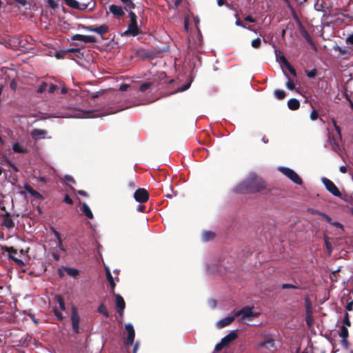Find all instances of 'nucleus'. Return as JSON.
I'll use <instances>...</instances> for the list:
<instances>
[{
  "label": "nucleus",
  "mask_w": 353,
  "mask_h": 353,
  "mask_svg": "<svg viewBox=\"0 0 353 353\" xmlns=\"http://www.w3.org/2000/svg\"><path fill=\"white\" fill-rule=\"evenodd\" d=\"M264 188L263 180L252 173L243 181L239 183L234 190L236 193L245 194L259 192Z\"/></svg>",
  "instance_id": "nucleus-1"
},
{
  "label": "nucleus",
  "mask_w": 353,
  "mask_h": 353,
  "mask_svg": "<svg viewBox=\"0 0 353 353\" xmlns=\"http://www.w3.org/2000/svg\"><path fill=\"white\" fill-rule=\"evenodd\" d=\"M116 111L110 110L107 111L106 112L101 113L99 111L95 110H90V111H83L81 110H74L73 113L71 114H59L56 115L54 117L57 118H95L101 116L108 115L110 114L115 113Z\"/></svg>",
  "instance_id": "nucleus-2"
},
{
  "label": "nucleus",
  "mask_w": 353,
  "mask_h": 353,
  "mask_svg": "<svg viewBox=\"0 0 353 353\" xmlns=\"http://www.w3.org/2000/svg\"><path fill=\"white\" fill-rule=\"evenodd\" d=\"M234 316L239 318V321L244 322L251 321L254 318L259 316L260 313L254 310V307L246 306L238 311H234Z\"/></svg>",
  "instance_id": "nucleus-3"
},
{
  "label": "nucleus",
  "mask_w": 353,
  "mask_h": 353,
  "mask_svg": "<svg viewBox=\"0 0 353 353\" xmlns=\"http://www.w3.org/2000/svg\"><path fill=\"white\" fill-rule=\"evenodd\" d=\"M278 170L294 183L298 185L302 184L301 179L293 170L287 167L280 166L278 168Z\"/></svg>",
  "instance_id": "nucleus-4"
},
{
  "label": "nucleus",
  "mask_w": 353,
  "mask_h": 353,
  "mask_svg": "<svg viewBox=\"0 0 353 353\" xmlns=\"http://www.w3.org/2000/svg\"><path fill=\"white\" fill-rule=\"evenodd\" d=\"M321 182L325 185V188L327 191H329L334 196L341 197V193L339 190L338 188L335 185V184L330 179L326 177L321 178Z\"/></svg>",
  "instance_id": "nucleus-5"
},
{
  "label": "nucleus",
  "mask_w": 353,
  "mask_h": 353,
  "mask_svg": "<svg viewBox=\"0 0 353 353\" xmlns=\"http://www.w3.org/2000/svg\"><path fill=\"white\" fill-rule=\"evenodd\" d=\"M129 17L130 18V23L129 24L128 30H126L125 33L129 32L133 36H135L139 33L137 16L134 12H130Z\"/></svg>",
  "instance_id": "nucleus-6"
},
{
  "label": "nucleus",
  "mask_w": 353,
  "mask_h": 353,
  "mask_svg": "<svg viewBox=\"0 0 353 353\" xmlns=\"http://www.w3.org/2000/svg\"><path fill=\"white\" fill-rule=\"evenodd\" d=\"M257 346L261 348H265L268 350H275L276 345L274 343V340L272 336L269 335L264 336L263 341L259 342L257 344Z\"/></svg>",
  "instance_id": "nucleus-7"
},
{
  "label": "nucleus",
  "mask_w": 353,
  "mask_h": 353,
  "mask_svg": "<svg viewBox=\"0 0 353 353\" xmlns=\"http://www.w3.org/2000/svg\"><path fill=\"white\" fill-rule=\"evenodd\" d=\"M71 321L72 324V329L77 334L79 333V322L80 317L77 313V311L74 307L72 308Z\"/></svg>",
  "instance_id": "nucleus-8"
},
{
  "label": "nucleus",
  "mask_w": 353,
  "mask_h": 353,
  "mask_svg": "<svg viewBox=\"0 0 353 353\" xmlns=\"http://www.w3.org/2000/svg\"><path fill=\"white\" fill-rule=\"evenodd\" d=\"M134 198L137 201L143 203L148 201L149 195L145 189L139 188L135 191Z\"/></svg>",
  "instance_id": "nucleus-9"
},
{
  "label": "nucleus",
  "mask_w": 353,
  "mask_h": 353,
  "mask_svg": "<svg viewBox=\"0 0 353 353\" xmlns=\"http://www.w3.org/2000/svg\"><path fill=\"white\" fill-rule=\"evenodd\" d=\"M125 328L128 332V336L126 339L127 345H132L133 344L135 332L134 329L131 323H127L125 326Z\"/></svg>",
  "instance_id": "nucleus-10"
},
{
  "label": "nucleus",
  "mask_w": 353,
  "mask_h": 353,
  "mask_svg": "<svg viewBox=\"0 0 353 353\" xmlns=\"http://www.w3.org/2000/svg\"><path fill=\"white\" fill-rule=\"evenodd\" d=\"M72 40L73 41H80L83 43H94L95 42L96 39L93 36L90 35H83V34H74L72 37Z\"/></svg>",
  "instance_id": "nucleus-11"
},
{
  "label": "nucleus",
  "mask_w": 353,
  "mask_h": 353,
  "mask_svg": "<svg viewBox=\"0 0 353 353\" xmlns=\"http://www.w3.org/2000/svg\"><path fill=\"white\" fill-rule=\"evenodd\" d=\"M2 78L4 79L5 83L9 82L13 78L17 77L16 72L13 69L5 68L1 70Z\"/></svg>",
  "instance_id": "nucleus-12"
},
{
  "label": "nucleus",
  "mask_w": 353,
  "mask_h": 353,
  "mask_svg": "<svg viewBox=\"0 0 353 353\" xmlns=\"http://www.w3.org/2000/svg\"><path fill=\"white\" fill-rule=\"evenodd\" d=\"M114 296H115V299H116L115 301H116V305H117V307L118 310V312L119 313V314L121 316H122L123 314L125 307V301H124L123 297L119 294H115Z\"/></svg>",
  "instance_id": "nucleus-13"
},
{
  "label": "nucleus",
  "mask_w": 353,
  "mask_h": 353,
  "mask_svg": "<svg viewBox=\"0 0 353 353\" xmlns=\"http://www.w3.org/2000/svg\"><path fill=\"white\" fill-rule=\"evenodd\" d=\"M6 251L8 253V255H9L10 258L12 259V260H14L17 263H18L19 265H23V262L21 259H19L17 258V256L19 255V253L13 248H12V247H6Z\"/></svg>",
  "instance_id": "nucleus-14"
},
{
  "label": "nucleus",
  "mask_w": 353,
  "mask_h": 353,
  "mask_svg": "<svg viewBox=\"0 0 353 353\" xmlns=\"http://www.w3.org/2000/svg\"><path fill=\"white\" fill-rule=\"evenodd\" d=\"M235 317L236 316H234V314L233 316H227L222 319H220L219 321H217L216 325L219 328L225 327L227 325H230L234 320Z\"/></svg>",
  "instance_id": "nucleus-15"
},
{
  "label": "nucleus",
  "mask_w": 353,
  "mask_h": 353,
  "mask_svg": "<svg viewBox=\"0 0 353 353\" xmlns=\"http://www.w3.org/2000/svg\"><path fill=\"white\" fill-rule=\"evenodd\" d=\"M237 338V334L236 330L231 331L228 334L224 336L221 340L228 346L231 342Z\"/></svg>",
  "instance_id": "nucleus-16"
},
{
  "label": "nucleus",
  "mask_w": 353,
  "mask_h": 353,
  "mask_svg": "<svg viewBox=\"0 0 353 353\" xmlns=\"http://www.w3.org/2000/svg\"><path fill=\"white\" fill-rule=\"evenodd\" d=\"M110 11L116 17H121L124 14V12L121 7L116 5H111L110 6Z\"/></svg>",
  "instance_id": "nucleus-17"
},
{
  "label": "nucleus",
  "mask_w": 353,
  "mask_h": 353,
  "mask_svg": "<svg viewBox=\"0 0 353 353\" xmlns=\"http://www.w3.org/2000/svg\"><path fill=\"white\" fill-rule=\"evenodd\" d=\"M12 149L14 152L18 153H26L28 152L27 147L21 143H15L12 146Z\"/></svg>",
  "instance_id": "nucleus-18"
},
{
  "label": "nucleus",
  "mask_w": 353,
  "mask_h": 353,
  "mask_svg": "<svg viewBox=\"0 0 353 353\" xmlns=\"http://www.w3.org/2000/svg\"><path fill=\"white\" fill-rule=\"evenodd\" d=\"M47 134V132L44 130L41 129H34L31 132V136L33 138H41L43 139L45 138L46 135Z\"/></svg>",
  "instance_id": "nucleus-19"
},
{
  "label": "nucleus",
  "mask_w": 353,
  "mask_h": 353,
  "mask_svg": "<svg viewBox=\"0 0 353 353\" xmlns=\"http://www.w3.org/2000/svg\"><path fill=\"white\" fill-rule=\"evenodd\" d=\"M334 49L336 52H339V55H341L343 57H347L350 56L351 54V51L349 49L343 48L339 46H336L334 48Z\"/></svg>",
  "instance_id": "nucleus-20"
},
{
  "label": "nucleus",
  "mask_w": 353,
  "mask_h": 353,
  "mask_svg": "<svg viewBox=\"0 0 353 353\" xmlns=\"http://www.w3.org/2000/svg\"><path fill=\"white\" fill-rule=\"evenodd\" d=\"M288 105L290 110H295L299 108L300 103L296 99H290L288 102Z\"/></svg>",
  "instance_id": "nucleus-21"
},
{
  "label": "nucleus",
  "mask_w": 353,
  "mask_h": 353,
  "mask_svg": "<svg viewBox=\"0 0 353 353\" xmlns=\"http://www.w3.org/2000/svg\"><path fill=\"white\" fill-rule=\"evenodd\" d=\"M82 210H83L84 214L86 216L87 218H88V219L93 218V214H92L90 207L85 202L82 203Z\"/></svg>",
  "instance_id": "nucleus-22"
},
{
  "label": "nucleus",
  "mask_w": 353,
  "mask_h": 353,
  "mask_svg": "<svg viewBox=\"0 0 353 353\" xmlns=\"http://www.w3.org/2000/svg\"><path fill=\"white\" fill-rule=\"evenodd\" d=\"M339 336L343 339V342H345L347 343V338L348 337V330L345 325H342L341 327V332Z\"/></svg>",
  "instance_id": "nucleus-23"
},
{
  "label": "nucleus",
  "mask_w": 353,
  "mask_h": 353,
  "mask_svg": "<svg viewBox=\"0 0 353 353\" xmlns=\"http://www.w3.org/2000/svg\"><path fill=\"white\" fill-rule=\"evenodd\" d=\"M280 59L281 61V62L287 67V68L289 70V71L290 72L291 74H292L293 75H296V71L294 68H292L289 63L288 62L287 59H285V57L283 56V55H281L280 57Z\"/></svg>",
  "instance_id": "nucleus-24"
},
{
  "label": "nucleus",
  "mask_w": 353,
  "mask_h": 353,
  "mask_svg": "<svg viewBox=\"0 0 353 353\" xmlns=\"http://www.w3.org/2000/svg\"><path fill=\"white\" fill-rule=\"evenodd\" d=\"M214 237V233L211 231H205L202 234V239L206 242L212 240Z\"/></svg>",
  "instance_id": "nucleus-25"
},
{
  "label": "nucleus",
  "mask_w": 353,
  "mask_h": 353,
  "mask_svg": "<svg viewBox=\"0 0 353 353\" xmlns=\"http://www.w3.org/2000/svg\"><path fill=\"white\" fill-rule=\"evenodd\" d=\"M65 271L69 276L72 277H76L79 273L77 269L70 267H65Z\"/></svg>",
  "instance_id": "nucleus-26"
},
{
  "label": "nucleus",
  "mask_w": 353,
  "mask_h": 353,
  "mask_svg": "<svg viewBox=\"0 0 353 353\" xmlns=\"http://www.w3.org/2000/svg\"><path fill=\"white\" fill-rule=\"evenodd\" d=\"M108 30V26L105 25H101L99 27H94V32L100 35H103L106 33Z\"/></svg>",
  "instance_id": "nucleus-27"
},
{
  "label": "nucleus",
  "mask_w": 353,
  "mask_h": 353,
  "mask_svg": "<svg viewBox=\"0 0 353 353\" xmlns=\"http://www.w3.org/2000/svg\"><path fill=\"white\" fill-rule=\"evenodd\" d=\"M305 321H306L307 325L309 327L312 326V324H313V317H312V312L310 310H307Z\"/></svg>",
  "instance_id": "nucleus-28"
},
{
  "label": "nucleus",
  "mask_w": 353,
  "mask_h": 353,
  "mask_svg": "<svg viewBox=\"0 0 353 353\" xmlns=\"http://www.w3.org/2000/svg\"><path fill=\"white\" fill-rule=\"evenodd\" d=\"M65 3L70 7L73 8H79V3L76 0H63Z\"/></svg>",
  "instance_id": "nucleus-29"
},
{
  "label": "nucleus",
  "mask_w": 353,
  "mask_h": 353,
  "mask_svg": "<svg viewBox=\"0 0 353 353\" xmlns=\"http://www.w3.org/2000/svg\"><path fill=\"white\" fill-rule=\"evenodd\" d=\"M274 96L278 99H283L285 97V92L283 90H276L274 91Z\"/></svg>",
  "instance_id": "nucleus-30"
},
{
  "label": "nucleus",
  "mask_w": 353,
  "mask_h": 353,
  "mask_svg": "<svg viewBox=\"0 0 353 353\" xmlns=\"http://www.w3.org/2000/svg\"><path fill=\"white\" fill-rule=\"evenodd\" d=\"M56 300H57V303H59L60 309L61 310H65V303H64L63 298L61 296L58 295L56 296Z\"/></svg>",
  "instance_id": "nucleus-31"
},
{
  "label": "nucleus",
  "mask_w": 353,
  "mask_h": 353,
  "mask_svg": "<svg viewBox=\"0 0 353 353\" xmlns=\"http://www.w3.org/2000/svg\"><path fill=\"white\" fill-rule=\"evenodd\" d=\"M54 236H56V238L58 240V245H57V246L59 248L60 250H65L63 247V245H62V241H61V236H60V234L57 231H56V230L54 232Z\"/></svg>",
  "instance_id": "nucleus-32"
},
{
  "label": "nucleus",
  "mask_w": 353,
  "mask_h": 353,
  "mask_svg": "<svg viewBox=\"0 0 353 353\" xmlns=\"http://www.w3.org/2000/svg\"><path fill=\"white\" fill-rule=\"evenodd\" d=\"M98 312L105 316H108L109 314L103 304H101L98 307Z\"/></svg>",
  "instance_id": "nucleus-33"
},
{
  "label": "nucleus",
  "mask_w": 353,
  "mask_h": 353,
  "mask_svg": "<svg viewBox=\"0 0 353 353\" xmlns=\"http://www.w3.org/2000/svg\"><path fill=\"white\" fill-rule=\"evenodd\" d=\"M227 345H225V343L222 341L221 340V341L219 343H218L216 345H215V349L214 350L216 352H219L221 351L223 348H224L225 347H226Z\"/></svg>",
  "instance_id": "nucleus-34"
},
{
  "label": "nucleus",
  "mask_w": 353,
  "mask_h": 353,
  "mask_svg": "<svg viewBox=\"0 0 353 353\" xmlns=\"http://www.w3.org/2000/svg\"><path fill=\"white\" fill-rule=\"evenodd\" d=\"M47 87H48V84L45 82H42L40 85L39 86L37 92L38 93H43L44 91L46 90L47 89Z\"/></svg>",
  "instance_id": "nucleus-35"
},
{
  "label": "nucleus",
  "mask_w": 353,
  "mask_h": 353,
  "mask_svg": "<svg viewBox=\"0 0 353 353\" xmlns=\"http://www.w3.org/2000/svg\"><path fill=\"white\" fill-rule=\"evenodd\" d=\"M121 2L125 5V6L129 9H133L134 8V4L132 1V0H121Z\"/></svg>",
  "instance_id": "nucleus-36"
},
{
  "label": "nucleus",
  "mask_w": 353,
  "mask_h": 353,
  "mask_svg": "<svg viewBox=\"0 0 353 353\" xmlns=\"http://www.w3.org/2000/svg\"><path fill=\"white\" fill-rule=\"evenodd\" d=\"M261 45V39L256 38L252 41V46L254 48H258Z\"/></svg>",
  "instance_id": "nucleus-37"
},
{
  "label": "nucleus",
  "mask_w": 353,
  "mask_h": 353,
  "mask_svg": "<svg viewBox=\"0 0 353 353\" xmlns=\"http://www.w3.org/2000/svg\"><path fill=\"white\" fill-rule=\"evenodd\" d=\"M151 86V83H143L141 86H140V88L139 90L141 91V92H145V90H147Z\"/></svg>",
  "instance_id": "nucleus-38"
},
{
  "label": "nucleus",
  "mask_w": 353,
  "mask_h": 353,
  "mask_svg": "<svg viewBox=\"0 0 353 353\" xmlns=\"http://www.w3.org/2000/svg\"><path fill=\"white\" fill-rule=\"evenodd\" d=\"M10 87L13 90H15L17 89V84L16 81V78H13L10 81Z\"/></svg>",
  "instance_id": "nucleus-39"
},
{
  "label": "nucleus",
  "mask_w": 353,
  "mask_h": 353,
  "mask_svg": "<svg viewBox=\"0 0 353 353\" xmlns=\"http://www.w3.org/2000/svg\"><path fill=\"white\" fill-rule=\"evenodd\" d=\"M48 3L52 8H56L58 6V2L57 0H48Z\"/></svg>",
  "instance_id": "nucleus-40"
},
{
  "label": "nucleus",
  "mask_w": 353,
  "mask_h": 353,
  "mask_svg": "<svg viewBox=\"0 0 353 353\" xmlns=\"http://www.w3.org/2000/svg\"><path fill=\"white\" fill-rule=\"evenodd\" d=\"M31 195L33 196L34 197L38 199H43V196L42 195L38 192L37 191L33 190L32 192H31Z\"/></svg>",
  "instance_id": "nucleus-41"
},
{
  "label": "nucleus",
  "mask_w": 353,
  "mask_h": 353,
  "mask_svg": "<svg viewBox=\"0 0 353 353\" xmlns=\"http://www.w3.org/2000/svg\"><path fill=\"white\" fill-rule=\"evenodd\" d=\"M318 117H319V113H318V112H317L316 110H314L311 112V114H310V119H311V120H312V121H315V120H316V119H317V118H318Z\"/></svg>",
  "instance_id": "nucleus-42"
},
{
  "label": "nucleus",
  "mask_w": 353,
  "mask_h": 353,
  "mask_svg": "<svg viewBox=\"0 0 353 353\" xmlns=\"http://www.w3.org/2000/svg\"><path fill=\"white\" fill-rule=\"evenodd\" d=\"M190 87V83H188L185 85L178 88L177 92H183L188 90Z\"/></svg>",
  "instance_id": "nucleus-43"
},
{
  "label": "nucleus",
  "mask_w": 353,
  "mask_h": 353,
  "mask_svg": "<svg viewBox=\"0 0 353 353\" xmlns=\"http://www.w3.org/2000/svg\"><path fill=\"white\" fill-rule=\"evenodd\" d=\"M54 312L55 316H57V318L59 320L61 321V320L63 319V315L61 314V313L57 309H54Z\"/></svg>",
  "instance_id": "nucleus-44"
},
{
  "label": "nucleus",
  "mask_w": 353,
  "mask_h": 353,
  "mask_svg": "<svg viewBox=\"0 0 353 353\" xmlns=\"http://www.w3.org/2000/svg\"><path fill=\"white\" fill-rule=\"evenodd\" d=\"M343 323H344L343 325H345L346 327L350 325V319H349L347 314H345V315L344 316Z\"/></svg>",
  "instance_id": "nucleus-45"
},
{
  "label": "nucleus",
  "mask_w": 353,
  "mask_h": 353,
  "mask_svg": "<svg viewBox=\"0 0 353 353\" xmlns=\"http://www.w3.org/2000/svg\"><path fill=\"white\" fill-rule=\"evenodd\" d=\"M286 87L288 88V89L290 90H292L294 89L295 88V85L293 82L290 81H288L287 83H286Z\"/></svg>",
  "instance_id": "nucleus-46"
},
{
  "label": "nucleus",
  "mask_w": 353,
  "mask_h": 353,
  "mask_svg": "<svg viewBox=\"0 0 353 353\" xmlns=\"http://www.w3.org/2000/svg\"><path fill=\"white\" fill-rule=\"evenodd\" d=\"M332 122H333V124L334 125L335 130H336L339 137L341 138V129H340L339 126H338L336 125V121H335V120L334 119H332Z\"/></svg>",
  "instance_id": "nucleus-47"
},
{
  "label": "nucleus",
  "mask_w": 353,
  "mask_h": 353,
  "mask_svg": "<svg viewBox=\"0 0 353 353\" xmlns=\"http://www.w3.org/2000/svg\"><path fill=\"white\" fill-rule=\"evenodd\" d=\"M316 72L314 70L307 72V76L309 78H314L316 76Z\"/></svg>",
  "instance_id": "nucleus-48"
},
{
  "label": "nucleus",
  "mask_w": 353,
  "mask_h": 353,
  "mask_svg": "<svg viewBox=\"0 0 353 353\" xmlns=\"http://www.w3.org/2000/svg\"><path fill=\"white\" fill-rule=\"evenodd\" d=\"M281 288L282 289H288V288L295 289V288H297L295 285H292V284H282L281 285Z\"/></svg>",
  "instance_id": "nucleus-49"
},
{
  "label": "nucleus",
  "mask_w": 353,
  "mask_h": 353,
  "mask_svg": "<svg viewBox=\"0 0 353 353\" xmlns=\"http://www.w3.org/2000/svg\"><path fill=\"white\" fill-rule=\"evenodd\" d=\"M57 88H58L57 85L52 84L50 85V87L48 88V92L50 93H53L55 92L56 90H57Z\"/></svg>",
  "instance_id": "nucleus-50"
},
{
  "label": "nucleus",
  "mask_w": 353,
  "mask_h": 353,
  "mask_svg": "<svg viewBox=\"0 0 353 353\" xmlns=\"http://www.w3.org/2000/svg\"><path fill=\"white\" fill-rule=\"evenodd\" d=\"M325 245H326V248L328 250V252L330 253L332 250V245L331 244L328 242L327 239L326 238H325Z\"/></svg>",
  "instance_id": "nucleus-51"
},
{
  "label": "nucleus",
  "mask_w": 353,
  "mask_h": 353,
  "mask_svg": "<svg viewBox=\"0 0 353 353\" xmlns=\"http://www.w3.org/2000/svg\"><path fill=\"white\" fill-rule=\"evenodd\" d=\"M64 272H65V267H63V268H59V269L58 270V274H59V276L61 278H62V277H63V276H64Z\"/></svg>",
  "instance_id": "nucleus-52"
},
{
  "label": "nucleus",
  "mask_w": 353,
  "mask_h": 353,
  "mask_svg": "<svg viewBox=\"0 0 353 353\" xmlns=\"http://www.w3.org/2000/svg\"><path fill=\"white\" fill-rule=\"evenodd\" d=\"M208 304L212 308H214L216 307V302L214 299H210L208 301Z\"/></svg>",
  "instance_id": "nucleus-53"
},
{
  "label": "nucleus",
  "mask_w": 353,
  "mask_h": 353,
  "mask_svg": "<svg viewBox=\"0 0 353 353\" xmlns=\"http://www.w3.org/2000/svg\"><path fill=\"white\" fill-rule=\"evenodd\" d=\"M305 38L309 44H310L312 46H314L313 41L308 34H306Z\"/></svg>",
  "instance_id": "nucleus-54"
},
{
  "label": "nucleus",
  "mask_w": 353,
  "mask_h": 353,
  "mask_svg": "<svg viewBox=\"0 0 353 353\" xmlns=\"http://www.w3.org/2000/svg\"><path fill=\"white\" fill-rule=\"evenodd\" d=\"M128 87H129V85L128 84L123 83V84L121 85L119 90L121 91H126L128 90Z\"/></svg>",
  "instance_id": "nucleus-55"
},
{
  "label": "nucleus",
  "mask_w": 353,
  "mask_h": 353,
  "mask_svg": "<svg viewBox=\"0 0 353 353\" xmlns=\"http://www.w3.org/2000/svg\"><path fill=\"white\" fill-rule=\"evenodd\" d=\"M64 202L68 203V204H72V200L70 198L69 196L68 195H65V196L64 197Z\"/></svg>",
  "instance_id": "nucleus-56"
},
{
  "label": "nucleus",
  "mask_w": 353,
  "mask_h": 353,
  "mask_svg": "<svg viewBox=\"0 0 353 353\" xmlns=\"http://www.w3.org/2000/svg\"><path fill=\"white\" fill-rule=\"evenodd\" d=\"M52 257L56 260V261H58L60 258V255L59 253H57V252H53L52 253Z\"/></svg>",
  "instance_id": "nucleus-57"
},
{
  "label": "nucleus",
  "mask_w": 353,
  "mask_h": 353,
  "mask_svg": "<svg viewBox=\"0 0 353 353\" xmlns=\"http://www.w3.org/2000/svg\"><path fill=\"white\" fill-rule=\"evenodd\" d=\"M24 189L26 190V191L27 192H28L30 194H31V192L34 190L33 188H32L30 185H26L24 186Z\"/></svg>",
  "instance_id": "nucleus-58"
},
{
  "label": "nucleus",
  "mask_w": 353,
  "mask_h": 353,
  "mask_svg": "<svg viewBox=\"0 0 353 353\" xmlns=\"http://www.w3.org/2000/svg\"><path fill=\"white\" fill-rule=\"evenodd\" d=\"M347 43H350L351 44L353 45V34H350L347 37Z\"/></svg>",
  "instance_id": "nucleus-59"
},
{
  "label": "nucleus",
  "mask_w": 353,
  "mask_h": 353,
  "mask_svg": "<svg viewBox=\"0 0 353 353\" xmlns=\"http://www.w3.org/2000/svg\"><path fill=\"white\" fill-rule=\"evenodd\" d=\"M245 20L246 21H248V22H250V23H254L255 21L254 19L252 18V17L250 16H247L245 18Z\"/></svg>",
  "instance_id": "nucleus-60"
},
{
  "label": "nucleus",
  "mask_w": 353,
  "mask_h": 353,
  "mask_svg": "<svg viewBox=\"0 0 353 353\" xmlns=\"http://www.w3.org/2000/svg\"><path fill=\"white\" fill-rule=\"evenodd\" d=\"M84 29L86 30L87 31H90V32H94V27L93 26H85L84 27Z\"/></svg>",
  "instance_id": "nucleus-61"
},
{
  "label": "nucleus",
  "mask_w": 353,
  "mask_h": 353,
  "mask_svg": "<svg viewBox=\"0 0 353 353\" xmlns=\"http://www.w3.org/2000/svg\"><path fill=\"white\" fill-rule=\"evenodd\" d=\"M65 179L68 181H71L72 183H74V179L72 178V176H70V175H66L65 176Z\"/></svg>",
  "instance_id": "nucleus-62"
},
{
  "label": "nucleus",
  "mask_w": 353,
  "mask_h": 353,
  "mask_svg": "<svg viewBox=\"0 0 353 353\" xmlns=\"http://www.w3.org/2000/svg\"><path fill=\"white\" fill-rule=\"evenodd\" d=\"M321 216L325 218L330 223H331V218L327 214L322 213Z\"/></svg>",
  "instance_id": "nucleus-63"
},
{
  "label": "nucleus",
  "mask_w": 353,
  "mask_h": 353,
  "mask_svg": "<svg viewBox=\"0 0 353 353\" xmlns=\"http://www.w3.org/2000/svg\"><path fill=\"white\" fill-rule=\"evenodd\" d=\"M77 194H80L81 196H83L85 197L88 196L87 192H85L83 190H79V191H77Z\"/></svg>",
  "instance_id": "nucleus-64"
}]
</instances>
